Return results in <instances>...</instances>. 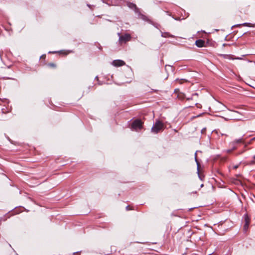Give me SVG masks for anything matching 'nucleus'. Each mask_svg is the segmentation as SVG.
<instances>
[{
  "instance_id": "7c9ffc66",
  "label": "nucleus",
  "mask_w": 255,
  "mask_h": 255,
  "mask_svg": "<svg viewBox=\"0 0 255 255\" xmlns=\"http://www.w3.org/2000/svg\"><path fill=\"white\" fill-rule=\"evenodd\" d=\"M1 52L0 51V58H1Z\"/></svg>"
},
{
  "instance_id": "b1692460",
  "label": "nucleus",
  "mask_w": 255,
  "mask_h": 255,
  "mask_svg": "<svg viewBox=\"0 0 255 255\" xmlns=\"http://www.w3.org/2000/svg\"><path fill=\"white\" fill-rule=\"evenodd\" d=\"M56 52H57L56 51H49V53H55Z\"/></svg>"
},
{
  "instance_id": "f704fd0d",
  "label": "nucleus",
  "mask_w": 255,
  "mask_h": 255,
  "mask_svg": "<svg viewBox=\"0 0 255 255\" xmlns=\"http://www.w3.org/2000/svg\"><path fill=\"white\" fill-rule=\"evenodd\" d=\"M167 66L170 67V66H169V65H165V68H166Z\"/></svg>"
},
{
  "instance_id": "a878e982",
  "label": "nucleus",
  "mask_w": 255,
  "mask_h": 255,
  "mask_svg": "<svg viewBox=\"0 0 255 255\" xmlns=\"http://www.w3.org/2000/svg\"><path fill=\"white\" fill-rule=\"evenodd\" d=\"M59 53H63V51H62V50H60V51H59Z\"/></svg>"
},
{
  "instance_id": "72a5a7b5",
  "label": "nucleus",
  "mask_w": 255,
  "mask_h": 255,
  "mask_svg": "<svg viewBox=\"0 0 255 255\" xmlns=\"http://www.w3.org/2000/svg\"><path fill=\"white\" fill-rule=\"evenodd\" d=\"M233 149H236V147L234 146V147H233Z\"/></svg>"
},
{
  "instance_id": "7ed1b4c3",
  "label": "nucleus",
  "mask_w": 255,
  "mask_h": 255,
  "mask_svg": "<svg viewBox=\"0 0 255 255\" xmlns=\"http://www.w3.org/2000/svg\"><path fill=\"white\" fill-rule=\"evenodd\" d=\"M118 35H119V42L121 44L123 43H126L128 41H129L131 39V35L128 33H126L124 35H120V33H118Z\"/></svg>"
},
{
  "instance_id": "473e14b6",
  "label": "nucleus",
  "mask_w": 255,
  "mask_h": 255,
  "mask_svg": "<svg viewBox=\"0 0 255 255\" xmlns=\"http://www.w3.org/2000/svg\"><path fill=\"white\" fill-rule=\"evenodd\" d=\"M2 220H3V218H0V221H1Z\"/></svg>"
},
{
  "instance_id": "9b49d317",
  "label": "nucleus",
  "mask_w": 255,
  "mask_h": 255,
  "mask_svg": "<svg viewBox=\"0 0 255 255\" xmlns=\"http://www.w3.org/2000/svg\"><path fill=\"white\" fill-rule=\"evenodd\" d=\"M241 25H244V26H249V27H251L252 26H251L252 24L251 23L245 22V23H244L243 24L235 25L233 27L239 26H240Z\"/></svg>"
},
{
  "instance_id": "c85d7f7f",
  "label": "nucleus",
  "mask_w": 255,
  "mask_h": 255,
  "mask_svg": "<svg viewBox=\"0 0 255 255\" xmlns=\"http://www.w3.org/2000/svg\"><path fill=\"white\" fill-rule=\"evenodd\" d=\"M203 186H204V184H202L201 185L200 187H203Z\"/></svg>"
},
{
  "instance_id": "4be33fe9",
  "label": "nucleus",
  "mask_w": 255,
  "mask_h": 255,
  "mask_svg": "<svg viewBox=\"0 0 255 255\" xmlns=\"http://www.w3.org/2000/svg\"><path fill=\"white\" fill-rule=\"evenodd\" d=\"M166 12L167 13V14L169 15V16H172L171 14L169 12V11H166Z\"/></svg>"
},
{
  "instance_id": "6ab92c4d",
  "label": "nucleus",
  "mask_w": 255,
  "mask_h": 255,
  "mask_svg": "<svg viewBox=\"0 0 255 255\" xmlns=\"http://www.w3.org/2000/svg\"><path fill=\"white\" fill-rule=\"evenodd\" d=\"M155 27L158 28V26L159 25L157 23L152 24Z\"/></svg>"
},
{
  "instance_id": "2f4dec72",
  "label": "nucleus",
  "mask_w": 255,
  "mask_h": 255,
  "mask_svg": "<svg viewBox=\"0 0 255 255\" xmlns=\"http://www.w3.org/2000/svg\"><path fill=\"white\" fill-rule=\"evenodd\" d=\"M253 158L254 160H255V155L253 156Z\"/></svg>"
},
{
  "instance_id": "1a4fd4ad",
  "label": "nucleus",
  "mask_w": 255,
  "mask_h": 255,
  "mask_svg": "<svg viewBox=\"0 0 255 255\" xmlns=\"http://www.w3.org/2000/svg\"><path fill=\"white\" fill-rule=\"evenodd\" d=\"M245 139L243 138V136L242 138L239 139H235L234 141H233L232 144L233 145H235L238 143H245Z\"/></svg>"
},
{
  "instance_id": "9d476101",
  "label": "nucleus",
  "mask_w": 255,
  "mask_h": 255,
  "mask_svg": "<svg viewBox=\"0 0 255 255\" xmlns=\"http://www.w3.org/2000/svg\"><path fill=\"white\" fill-rule=\"evenodd\" d=\"M161 36L163 37H165V38H166V37L173 38V37H174V35L171 34L170 33H169L168 32H161Z\"/></svg>"
},
{
  "instance_id": "f257e3e1",
  "label": "nucleus",
  "mask_w": 255,
  "mask_h": 255,
  "mask_svg": "<svg viewBox=\"0 0 255 255\" xmlns=\"http://www.w3.org/2000/svg\"><path fill=\"white\" fill-rule=\"evenodd\" d=\"M143 128V123L139 119H136L133 121L131 125L130 128L132 130L138 131Z\"/></svg>"
},
{
  "instance_id": "f8f14e48",
  "label": "nucleus",
  "mask_w": 255,
  "mask_h": 255,
  "mask_svg": "<svg viewBox=\"0 0 255 255\" xmlns=\"http://www.w3.org/2000/svg\"><path fill=\"white\" fill-rule=\"evenodd\" d=\"M195 161H196V164L197 165L198 172H199V167L200 163H199V162L197 158V152H195Z\"/></svg>"
},
{
  "instance_id": "20e7f679",
  "label": "nucleus",
  "mask_w": 255,
  "mask_h": 255,
  "mask_svg": "<svg viewBox=\"0 0 255 255\" xmlns=\"http://www.w3.org/2000/svg\"><path fill=\"white\" fill-rule=\"evenodd\" d=\"M244 218L245 220V224L243 227V231L244 233L246 234L249 229V225L250 224V218L249 217V215L247 214H245L244 215Z\"/></svg>"
},
{
  "instance_id": "a211bd4d",
  "label": "nucleus",
  "mask_w": 255,
  "mask_h": 255,
  "mask_svg": "<svg viewBox=\"0 0 255 255\" xmlns=\"http://www.w3.org/2000/svg\"><path fill=\"white\" fill-rule=\"evenodd\" d=\"M238 167H239V165H234V166H233V168H234V169H237V168H238Z\"/></svg>"
},
{
  "instance_id": "2eb2a0df",
  "label": "nucleus",
  "mask_w": 255,
  "mask_h": 255,
  "mask_svg": "<svg viewBox=\"0 0 255 255\" xmlns=\"http://www.w3.org/2000/svg\"><path fill=\"white\" fill-rule=\"evenodd\" d=\"M206 128H203L202 130H201V133L202 134H204L206 132Z\"/></svg>"
},
{
  "instance_id": "f3484780",
  "label": "nucleus",
  "mask_w": 255,
  "mask_h": 255,
  "mask_svg": "<svg viewBox=\"0 0 255 255\" xmlns=\"http://www.w3.org/2000/svg\"><path fill=\"white\" fill-rule=\"evenodd\" d=\"M255 140V137H254L252 138L251 139L250 141L249 142V144H250V143L252 142V141H254V140Z\"/></svg>"
},
{
  "instance_id": "393cba45",
  "label": "nucleus",
  "mask_w": 255,
  "mask_h": 255,
  "mask_svg": "<svg viewBox=\"0 0 255 255\" xmlns=\"http://www.w3.org/2000/svg\"><path fill=\"white\" fill-rule=\"evenodd\" d=\"M191 99H192V97H190V98H187V100H191Z\"/></svg>"
},
{
  "instance_id": "6e6552de",
  "label": "nucleus",
  "mask_w": 255,
  "mask_h": 255,
  "mask_svg": "<svg viewBox=\"0 0 255 255\" xmlns=\"http://www.w3.org/2000/svg\"><path fill=\"white\" fill-rule=\"evenodd\" d=\"M195 44L198 47H202L204 46L205 41L202 39H198L196 41Z\"/></svg>"
},
{
  "instance_id": "f03ea898",
  "label": "nucleus",
  "mask_w": 255,
  "mask_h": 255,
  "mask_svg": "<svg viewBox=\"0 0 255 255\" xmlns=\"http://www.w3.org/2000/svg\"><path fill=\"white\" fill-rule=\"evenodd\" d=\"M163 128V125L160 121H157L152 126L151 131L154 133L159 132Z\"/></svg>"
},
{
  "instance_id": "5701e85b",
  "label": "nucleus",
  "mask_w": 255,
  "mask_h": 255,
  "mask_svg": "<svg viewBox=\"0 0 255 255\" xmlns=\"http://www.w3.org/2000/svg\"><path fill=\"white\" fill-rule=\"evenodd\" d=\"M87 6L91 9H92V7L93 6V5H91L90 4H87Z\"/></svg>"
},
{
  "instance_id": "ddd939ff",
  "label": "nucleus",
  "mask_w": 255,
  "mask_h": 255,
  "mask_svg": "<svg viewBox=\"0 0 255 255\" xmlns=\"http://www.w3.org/2000/svg\"><path fill=\"white\" fill-rule=\"evenodd\" d=\"M1 112L3 114H5V113H8L9 112V111H7L6 109L5 108H2L1 109Z\"/></svg>"
},
{
  "instance_id": "aec40b11",
  "label": "nucleus",
  "mask_w": 255,
  "mask_h": 255,
  "mask_svg": "<svg viewBox=\"0 0 255 255\" xmlns=\"http://www.w3.org/2000/svg\"><path fill=\"white\" fill-rule=\"evenodd\" d=\"M126 210H127V211H128V210H130V208H129V205L127 206L126 207Z\"/></svg>"
},
{
  "instance_id": "412c9836",
  "label": "nucleus",
  "mask_w": 255,
  "mask_h": 255,
  "mask_svg": "<svg viewBox=\"0 0 255 255\" xmlns=\"http://www.w3.org/2000/svg\"><path fill=\"white\" fill-rule=\"evenodd\" d=\"M198 94L197 93H194V94H192V97L193 96H198Z\"/></svg>"
},
{
  "instance_id": "4468645a",
  "label": "nucleus",
  "mask_w": 255,
  "mask_h": 255,
  "mask_svg": "<svg viewBox=\"0 0 255 255\" xmlns=\"http://www.w3.org/2000/svg\"><path fill=\"white\" fill-rule=\"evenodd\" d=\"M48 65V66H49L50 67H56L55 64H54V63H49Z\"/></svg>"
},
{
  "instance_id": "bb28decb",
  "label": "nucleus",
  "mask_w": 255,
  "mask_h": 255,
  "mask_svg": "<svg viewBox=\"0 0 255 255\" xmlns=\"http://www.w3.org/2000/svg\"><path fill=\"white\" fill-rule=\"evenodd\" d=\"M95 79H97V80H98V76H96Z\"/></svg>"
},
{
  "instance_id": "dca6fc26",
  "label": "nucleus",
  "mask_w": 255,
  "mask_h": 255,
  "mask_svg": "<svg viewBox=\"0 0 255 255\" xmlns=\"http://www.w3.org/2000/svg\"><path fill=\"white\" fill-rule=\"evenodd\" d=\"M172 18H174L176 20H180L179 17H174V16H172Z\"/></svg>"
},
{
  "instance_id": "c9c22d12",
  "label": "nucleus",
  "mask_w": 255,
  "mask_h": 255,
  "mask_svg": "<svg viewBox=\"0 0 255 255\" xmlns=\"http://www.w3.org/2000/svg\"><path fill=\"white\" fill-rule=\"evenodd\" d=\"M198 176H199V177L200 178H201L200 176V175H199V173H198Z\"/></svg>"
},
{
  "instance_id": "c756f323",
  "label": "nucleus",
  "mask_w": 255,
  "mask_h": 255,
  "mask_svg": "<svg viewBox=\"0 0 255 255\" xmlns=\"http://www.w3.org/2000/svg\"><path fill=\"white\" fill-rule=\"evenodd\" d=\"M227 45L226 44L224 43V44H223V46H225V45Z\"/></svg>"
},
{
  "instance_id": "cd10ccee",
  "label": "nucleus",
  "mask_w": 255,
  "mask_h": 255,
  "mask_svg": "<svg viewBox=\"0 0 255 255\" xmlns=\"http://www.w3.org/2000/svg\"><path fill=\"white\" fill-rule=\"evenodd\" d=\"M252 164H255V161H252Z\"/></svg>"
},
{
  "instance_id": "423d86ee",
  "label": "nucleus",
  "mask_w": 255,
  "mask_h": 255,
  "mask_svg": "<svg viewBox=\"0 0 255 255\" xmlns=\"http://www.w3.org/2000/svg\"><path fill=\"white\" fill-rule=\"evenodd\" d=\"M136 14H137L138 18L141 19L145 21H147L150 23H151V21L149 20L148 18L145 15L142 14L140 11H138V12H137Z\"/></svg>"
},
{
  "instance_id": "0eeeda50",
  "label": "nucleus",
  "mask_w": 255,
  "mask_h": 255,
  "mask_svg": "<svg viewBox=\"0 0 255 255\" xmlns=\"http://www.w3.org/2000/svg\"><path fill=\"white\" fill-rule=\"evenodd\" d=\"M112 64L115 67H120L125 64V62L122 60H115L113 61Z\"/></svg>"
},
{
  "instance_id": "39448f33",
  "label": "nucleus",
  "mask_w": 255,
  "mask_h": 255,
  "mask_svg": "<svg viewBox=\"0 0 255 255\" xmlns=\"http://www.w3.org/2000/svg\"><path fill=\"white\" fill-rule=\"evenodd\" d=\"M127 5L129 8L133 10L135 13L138 12L139 9L137 7L135 3L130 2H128Z\"/></svg>"
}]
</instances>
